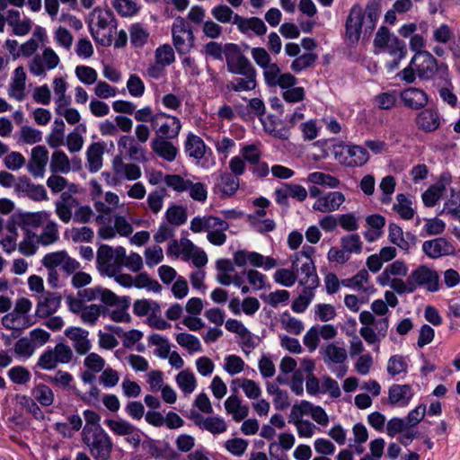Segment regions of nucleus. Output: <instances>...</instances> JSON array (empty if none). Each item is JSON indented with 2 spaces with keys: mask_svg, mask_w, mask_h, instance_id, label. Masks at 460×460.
<instances>
[{
  "mask_svg": "<svg viewBox=\"0 0 460 460\" xmlns=\"http://www.w3.org/2000/svg\"><path fill=\"white\" fill-rule=\"evenodd\" d=\"M332 153L340 164L349 167L362 166L369 159L367 149L357 145H337Z\"/></svg>",
  "mask_w": 460,
  "mask_h": 460,
  "instance_id": "7",
  "label": "nucleus"
},
{
  "mask_svg": "<svg viewBox=\"0 0 460 460\" xmlns=\"http://www.w3.org/2000/svg\"><path fill=\"white\" fill-rule=\"evenodd\" d=\"M190 230L194 233L212 231L215 228H229V224L217 217H195L190 221Z\"/></svg>",
  "mask_w": 460,
  "mask_h": 460,
  "instance_id": "25",
  "label": "nucleus"
},
{
  "mask_svg": "<svg viewBox=\"0 0 460 460\" xmlns=\"http://www.w3.org/2000/svg\"><path fill=\"white\" fill-rule=\"evenodd\" d=\"M300 273L301 276L298 282L305 288L315 289L319 285V279L316 273V269L312 259H306L299 264V270L296 274Z\"/></svg>",
  "mask_w": 460,
  "mask_h": 460,
  "instance_id": "26",
  "label": "nucleus"
},
{
  "mask_svg": "<svg viewBox=\"0 0 460 460\" xmlns=\"http://www.w3.org/2000/svg\"><path fill=\"white\" fill-rule=\"evenodd\" d=\"M412 396V389L409 385H393L389 388L388 399L393 405L406 406Z\"/></svg>",
  "mask_w": 460,
  "mask_h": 460,
  "instance_id": "31",
  "label": "nucleus"
},
{
  "mask_svg": "<svg viewBox=\"0 0 460 460\" xmlns=\"http://www.w3.org/2000/svg\"><path fill=\"white\" fill-rule=\"evenodd\" d=\"M402 102L406 108L419 111L426 107L429 102V96L422 89L409 87L400 93Z\"/></svg>",
  "mask_w": 460,
  "mask_h": 460,
  "instance_id": "21",
  "label": "nucleus"
},
{
  "mask_svg": "<svg viewBox=\"0 0 460 460\" xmlns=\"http://www.w3.org/2000/svg\"><path fill=\"white\" fill-rule=\"evenodd\" d=\"M88 26L93 38L102 46H111L117 22L111 10L96 7L89 14Z\"/></svg>",
  "mask_w": 460,
  "mask_h": 460,
  "instance_id": "4",
  "label": "nucleus"
},
{
  "mask_svg": "<svg viewBox=\"0 0 460 460\" xmlns=\"http://www.w3.org/2000/svg\"><path fill=\"white\" fill-rule=\"evenodd\" d=\"M423 252L430 259H438L456 254V246L444 237L425 241L422 243Z\"/></svg>",
  "mask_w": 460,
  "mask_h": 460,
  "instance_id": "16",
  "label": "nucleus"
},
{
  "mask_svg": "<svg viewBox=\"0 0 460 460\" xmlns=\"http://www.w3.org/2000/svg\"><path fill=\"white\" fill-rule=\"evenodd\" d=\"M31 394L42 406H50L54 402V393L52 389L46 385L40 384L36 385L32 389Z\"/></svg>",
  "mask_w": 460,
  "mask_h": 460,
  "instance_id": "40",
  "label": "nucleus"
},
{
  "mask_svg": "<svg viewBox=\"0 0 460 460\" xmlns=\"http://www.w3.org/2000/svg\"><path fill=\"white\" fill-rule=\"evenodd\" d=\"M115 254L113 248L108 244L99 246L96 254L97 268L103 275H115L119 272L118 266L115 262Z\"/></svg>",
  "mask_w": 460,
  "mask_h": 460,
  "instance_id": "19",
  "label": "nucleus"
},
{
  "mask_svg": "<svg viewBox=\"0 0 460 460\" xmlns=\"http://www.w3.org/2000/svg\"><path fill=\"white\" fill-rule=\"evenodd\" d=\"M82 441L95 460H110L113 443L109 434L102 428L83 429Z\"/></svg>",
  "mask_w": 460,
  "mask_h": 460,
  "instance_id": "5",
  "label": "nucleus"
},
{
  "mask_svg": "<svg viewBox=\"0 0 460 460\" xmlns=\"http://www.w3.org/2000/svg\"><path fill=\"white\" fill-rule=\"evenodd\" d=\"M172 34L173 45L179 53L185 54L190 50L194 42V34L182 17L179 16L175 19L172 27Z\"/></svg>",
  "mask_w": 460,
  "mask_h": 460,
  "instance_id": "11",
  "label": "nucleus"
},
{
  "mask_svg": "<svg viewBox=\"0 0 460 460\" xmlns=\"http://www.w3.org/2000/svg\"><path fill=\"white\" fill-rule=\"evenodd\" d=\"M59 62L57 53L51 48H45L41 55L33 57L29 64V69L36 76H44L46 70L56 68Z\"/></svg>",
  "mask_w": 460,
  "mask_h": 460,
  "instance_id": "14",
  "label": "nucleus"
},
{
  "mask_svg": "<svg viewBox=\"0 0 460 460\" xmlns=\"http://www.w3.org/2000/svg\"><path fill=\"white\" fill-rule=\"evenodd\" d=\"M190 181L184 179L179 174H166L164 176V183L176 192H184L190 189Z\"/></svg>",
  "mask_w": 460,
  "mask_h": 460,
  "instance_id": "52",
  "label": "nucleus"
},
{
  "mask_svg": "<svg viewBox=\"0 0 460 460\" xmlns=\"http://www.w3.org/2000/svg\"><path fill=\"white\" fill-rule=\"evenodd\" d=\"M408 368V364L402 356L394 355L392 356L387 363V372L392 376L399 375L401 373H405Z\"/></svg>",
  "mask_w": 460,
  "mask_h": 460,
  "instance_id": "59",
  "label": "nucleus"
},
{
  "mask_svg": "<svg viewBox=\"0 0 460 460\" xmlns=\"http://www.w3.org/2000/svg\"><path fill=\"white\" fill-rule=\"evenodd\" d=\"M20 226L23 237L18 244V250L24 256H32L40 245L49 246L59 240L58 225L46 210L23 215ZM7 229L11 234L3 238L0 244L4 252L11 253L17 248V234L14 226L8 225Z\"/></svg>",
  "mask_w": 460,
  "mask_h": 460,
  "instance_id": "1",
  "label": "nucleus"
},
{
  "mask_svg": "<svg viewBox=\"0 0 460 460\" xmlns=\"http://www.w3.org/2000/svg\"><path fill=\"white\" fill-rule=\"evenodd\" d=\"M213 17L221 23H233L234 11L226 4H219L211 9Z\"/></svg>",
  "mask_w": 460,
  "mask_h": 460,
  "instance_id": "60",
  "label": "nucleus"
},
{
  "mask_svg": "<svg viewBox=\"0 0 460 460\" xmlns=\"http://www.w3.org/2000/svg\"><path fill=\"white\" fill-rule=\"evenodd\" d=\"M155 61L162 66H170L175 58L172 48L168 44L157 48L155 53Z\"/></svg>",
  "mask_w": 460,
  "mask_h": 460,
  "instance_id": "61",
  "label": "nucleus"
},
{
  "mask_svg": "<svg viewBox=\"0 0 460 460\" xmlns=\"http://www.w3.org/2000/svg\"><path fill=\"white\" fill-rule=\"evenodd\" d=\"M49 169L52 173H68L71 170L68 156L63 151H55L51 155Z\"/></svg>",
  "mask_w": 460,
  "mask_h": 460,
  "instance_id": "37",
  "label": "nucleus"
},
{
  "mask_svg": "<svg viewBox=\"0 0 460 460\" xmlns=\"http://www.w3.org/2000/svg\"><path fill=\"white\" fill-rule=\"evenodd\" d=\"M446 188L442 183L430 186L423 194L422 200L426 207H434L442 197Z\"/></svg>",
  "mask_w": 460,
  "mask_h": 460,
  "instance_id": "50",
  "label": "nucleus"
},
{
  "mask_svg": "<svg viewBox=\"0 0 460 460\" xmlns=\"http://www.w3.org/2000/svg\"><path fill=\"white\" fill-rule=\"evenodd\" d=\"M103 153L102 144L95 142L90 145L86 152L89 172H97L102 168Z\"/></svg>",
  "mask_w": 460,
  "mask_h": 460,
  "instance_id": "35",
  "label": "nucleus"
},
{
  "mask_svg": "<svg viewBox=\"0 0 460 460\" xmlns=\"http://www.w3.org/2000/svg\"><path fill=\"white\" fill-rule=\"evenodd\" d=\"M166 190L164 188L156 189L148 194L146 202L153 213L158 214L162 210Z\"/></svg>",
  "mask_w": 460,
  "mask_h": 460,
  "instance_id": "51",
  "label": "nucleus"
},
{
  "mask_svg": "<svg viewBox=\"0 0 460 460\" xmlns=\"http://www.w3.org/2000/svg\"><path fill=\"white\" fill-rule=\"evenodd\" d=\"M380 14V4L376 0L367 3L365 10L358 4H355L349 10L345 22V39L356 45L362 31L370 35L376 28Z\"/></svg>",
  "mask_w": 460,
  "mask_h": 460,
  "instance_id": "2",
  "label": "nucleus"
},
{
  "mask_svg": "<svg viewBox=\"0 0 460 460\" xmlns=\"http://www.w3.org/2000/svg\"><path fill=\"white\" fill-rule=\"evenodd\" d=\"M307 180L314 184L328 186L330 188H337L340 185L339 179L321 172L309 173Z\"/></svg>",
  "mask_w": 460,
  "mask_h": 460,
  "instance_id": "48",
  "label": "nucleus"
},
{
  "mask_svg": "<svg viewBox=\"0 0 460 460\" xmlns=\"http://www.w3.org/2000/svg\"><path fill=\"white\" fill-rule=\"evenodd\" d=\"M8 376L14 384L24 385L30 381L31 375L24 367L17 366L8 371Z\"/></svg>",
  "mask_w": 460,
  "mask_h": 460,
  "instance_id": "64",
  "label": "nucleus"
},
{
  "mask_svg": "<svg viewBox=\"0 0 460 460\" xmlns=\"http://www.w3.org/2000/svg\"><path fill=\"white\" fill-rule=\"evenodd\" d=\"M314 296V289L304 288L300 295L294 300L292 304V310L296 313L305 312Z\"/></svg>",
  "mask_w": 460,
  "mask_h": 460,
  "instance_id": "56",
  "label": "nucleus"
},
{
  "mask_svg": "<svg viewBox=\"0 0 460 460\" xmlns=\"http://www.w3.org/2000/svg\"><path fill=\"white\" fill-rule=\"evenodd\" d=\"M176 384L179 388L187 394H191L197 385V379L189 369L181 370L175 377Z\"/></svg>",
  "mask_w": 460,
  "mask_h": 460,
  "instance_id": "38",
  "label": "nucleus"
},
{
  "mask_svg": "<svg viewBox=\"0 0 460 460\" xmlns=\"http://www.w3.org/2000/svg\"><path fill=\"white\" fill-rule=\"evenodd\" d=\"M234 383H238L247 398L251 400L258 399L261 396V390L260 385L253 380L248 378H236Z\"/></svg>",
  "mask_w": 460,
  "mask_h": 460,
  "instance_id": "47",
  "label": "nucleus"
},
{
  "mask_svg": "<svg viewBox=\"0 0 460 460\" xmlns=\"http://www.w3.org/2000/svg\"><path fill=\"white\" fill-rule=\"evenodd\" d=\"M134 287L137 288H147L155 293L162 290V286L155 279H150L147 273H140L134 278Z\"/></svg>",
  "mask_w": 460,
  "mask_h": 460,
  "instance_id": "54",
  "label": "nucleus"
},
{
  "mask_svg": "<svg viewBox=\"0 0 460 460\" xmlns=\"http://www.w3.org/2000/svg\"><path fill=\"white\" fill-rule=\"evenodd\" d=\"M234 264L238 267H243L247 263L253 267H261L268 270L277 266V261L272 257H265L256 252H248L239 250L234 253Z\"/></svg>",
  "mask_w": 460,
  "mask_h": 460,
  "instance_id": "15",
  "label": "nucleus"
},
{
  "mask_svg": "<svg viewBox=\"0 0 460 460\" xmlns=\"http://www.w3.org/2000/svg\"><path fill=\"white\" fill-rule=\"evenodd\" d=\"M207 146L204 141L199 136L189 134L185 141V152L190 157L198 161L205 155Z\"/></svg>",
  "mask_w": 460,
  "mask_h": 460,
  "instance_id": "36",
  "label": "nucleus"
},
{
  "mask_svg": "<svg viewBox=\"0 0 460 460\" xmlns=\"http://www.w3.org/2000/svg\"><path fill=\"white\" fill-rule=\"evenodd\" d=\"M130 43L134 48H142L148 40L149 32L141 24L135 23L129 29Z\"/></svg>",
  "mask_w": 460,
  "mask_h": 460,
  "instance_id": "43",
  "label": "nucleus"
},
{
  "mask_svg": "<svg viewBox=\"0 0 460 460\" xmlns=\"http://www.w3.org/2000/svg\"><path fill=\"white\" fill-rule=\"evenodd\" d=\"M35 351V345L28 337L19 339L14 345V352L19 357L26 358L32 356Z\"/></svg>",
  "mask_w": 460,
  "mask_h": 460,
  "instance_id": "62",
  "label": "nucleus"
},
{
  "mask_svg": "<svg viewBox=\"0 0 460 460\" xmlns=\"http://www.w3.org/2000/svg\"><path fill=\"white\" fill-rule=\"evenodd\" d=\"M244 366V361L239 356L229 355L225 358L224 369L231 376L241 373Z\"/></svg>",
  "mask_w": 460,
  "mask_h": 460,
  "instance_id": "63",
  "label": "nucleus"
},
{
  "mask_svg": "<svg viewBox=\"0 0 460 460\" xmlns=\"http://www.w3.org/2000/svg\"><path fill=\"white\" fill-rule=\"evenodd\" d=\"M224 405L226 412L232 415L233 420L236 422L243 420L249 414L248 405L243 404L236 394L230 395L225 401Z\"/></svg>",
  "mask_w": 460,
  "mask_h": 460,
  "instance_id": "32",
  "label": "nucleus"
},
{
  "mask_svg": "<svg viewBox=\"0 0 460 460\" xmlns=\"http://www.w3.org/2000/svg\"><path fill=\"white\" fill-rule=\"evenodd\" d=\"M169 139L154 137L151 141V148L159 157L167 162H172L177 156L178 149Z\"/></svg>",
  "mask_w": 460,
  "mask_h": 460,
  "instance_id": "28",
  "label": "nucleus"
},
{
  "mask_svg": "<svg viewBox=\"0 0 460 460\" xmlns=\"http://www.w3.org/2000/svg\"><path fill=\"white\" fill-rule=\"evenodd\" d=\"M118 146L119 149H125L128 157L133 161L145 162L146 160L145 149L130 136L120 137Z\"/></svg>",
  "mask_w": 460,
  "mask_h": 460,
  "instance_id": "29",
  "label": "nucleus"
},
{
  "mask_svg": "<svg viewBox=\"0 0 460 460\" xmlns=\"http://www.w3.org/2000/svg\"><path fill=\"white\" fill-rule=\"evenodd\" d=\"M411 65L421 80H431L438 73H445L447 66L444 63L438 64L436 58L429 51H418L411 58Z\"/></svg>",
  "mask_w": 460,
  "mask_h": 460,
  "instance_id": "6",
  "label": "nucleus"
},
{
  "mask_svg": "<svg viewBox=\"0 0 460 460\" xmlns=\"http://www.w3.org/2000/svg\"><path fill=\"white\" fill-rule=\"evenodd\" d=\"M177 343L185 348L190 353L201 351L199 340L192 334L181 332L176 334Z\"/></svg>",
  "mask_w": 460,
  "mask_h": 460,
  "instance_id": "45",
  "label": "nucleus"
},
{
  "mask_svg": "<svg viewBox=\"0 0 460 460\" xmlns=\"http://www.w3.org/2000/svg\"><path fill=\"white\" fill-rule=\"evenodd\" d=\"M318 56L314 53H305L297 57L291 64V69L294 72H300L314 65Z\"/></svg>",
  "mask_w": 460,
  "mask_h": 460,
  "instance_id": "58",
  "label": "nucleus"
},
{
  "mask_svg": "<svg viewBox=\"0 0 460 460\" xmlns=\"http://www.w3.org/2000/svg\"><path fill=\"white\" fill-rule=\"evenodd\" d=\"M341 246L349 253H360L362 251V242L358 234L344 235L341 238Z\"/></svg>",
  "mask_w": 460,
  "mask_h": 460,
  "instance_id": "49",
  "label": "nucleus"
},
{
  "mask_svg": "<svg viewBox=\"0 0 460 460\" xmlns=\"http://www.w3.org/2000/svg\"><path fill=\"white\" fill-rule=\"evenodd\" d=\"M226 60L228 72L238 75H257V71L251 61L237 49V45H225Z\"/></svg>",
  "mask_w": 460,
  "mask_h": 460,
  "instance_id": "8",
  "label": "nucleus"
},
{
  "mask_svg": "<svg viewBox=\"0 0 460 460\" xmlns=\"http://www.w3.org/2000/svg\"><path fill=\"white\" fill-rule=\"evenodd\" d=\"M233 24L236 25L238 31L243 34L252 31L257 36H262L267 32V26L259 17H243L239 14L234 15Z\"/></svg>",
  "mask_w": 460,
  "mask_h": 460,
  "instance_id": "22",
  "label": "nucleus"
},
{
  "mask_svg": "<svg viewBox=\"0 0 460 460\" xmlns=\"http://www.w3.org/2000/svg\"><path fill=\"white\" fill-rule=\"evenodd\" d=\"M106 312L107 309L104 306L92 304L90 305L84 306L83 312L80 314V318L84 323L93 325L97 322L100 315L106 314Z\"/></svg>",
  "mask_w": 460,
  "mask_h": 460,
  "instance_id": "41",
  "label": "nucleus"
},
{
  "mask_svg": "<svg viewBox=\"0 0 460 460\" xmlns=\"http://www.w3.org/2000/svg\"><path fill=\"white\" fill-rule=\"evenodd\" d=\"M149 342L157 347L155 350V354L156 356L161 358H168L171 348L169 341L165 337L158 333H154L149 337Z\"/></svg>",
  "mask_w": 460,
  "mask_h": 460,
  "instance_id": "53",
  "label": "nucleus"
},
{
  "mask_svg": "<svg viewBox=\"0 0 460 460\" xmlns=\"http://www.w3.org/2000/svg\"><path fill=\"white\" fill-rule=\"evenodd\" d=\"M409 276L414 290L418 287H424L429 292H436L439 289L438 273L426 265H420Z\"/></svg>",
  "mask_w": 460,
  "mask_h": 460,
  "instance_id": "13",
  "label": "nucleus"
},
{
  "mask_svg": "<svg viewBox=\"0 0 460 460\" xmlns=\"http://www.w3.org/2000/svg\"><path fill=\"white\" fill-rule=\"evenodd\" d=\"M321 353L324 364L335 373L338 378L346 375L347 367L343 364L348 358V354L344 348L339 347L335 343H329L322 348Z\"/></svg>",
  "mask_w": 460,
  "mask_h": 460,
  "instance_id": "9",
  "label": "nucleus"
},
{
  "mask_svg": "<svg viewBox=\"0 0 460 460\" xmlns=\"http://www.w3.org/2000/svg\"><path fill=\"white\" fill-rule=\"evenodd\" d=\"M228 81L226 88L228 92H250L257 87V75H242Z\"/></svg>",
  "mask_w": 460,
  "mask_h": 460,
  "instance_id": "34",
  "label": "nucleus"
},
{
  "mask_svg": "<svg viewBox=\"0 0 460 460\" xmlns=\"http://www.w3.org/2000/svg\"><path fill=\"white\" fill-rule=\"evenodd\" d=\"M49 159V151L45 146L33 147L27 164L28 172L34 178H43Z\"/></svg>",
  "mask_w": 460,
  "mask_h": 460,
  "instance_id": "17",
  "label": "nucleus"
},
{
  "mask_svg": "<svg viewBox=\"0 0 460 460\" xmlns=\"http://www.w3.org/2000/svg\"><path fill=\"white\" fill-rule=\"evenodd\" d=\"M55 213L64 224L72 220L77 224H87L94 216L93 210L88 205H80L79 199L68 192H62L55 201Z\"/></svg>",
  "mask_w": 460,
  "mask_h": 460,
  "instance_id": "3",
  "label": "nucleus"
},
{
  "mask_svg": "<svg viewBox=\"0 0 460 460\" xmlns=\"http://www.w3.org/2000/svg\"><path fill=\"white\" fill-rule=\"evenodd\" d=\"M414 122L418 129L430 133L436 131L440 127V115L436 109H422L416 114Z\"/></svg>",
  "mask_w": 460,
  "mask_h": 460,
  "instance_id": "20",
  "label": "nucleus"
},
{
  "mask_svg": "<svg viewBox=\"0 0 460 460\" xmlns=\"http://www.w3.org/2000/svg\"><path fill=\"white\" fill-rule=\"evenodd\" d=\"M61 295L58 293H47L37 304L36 315L46 318L55 314L60 306Z\"/></svg>",
  "mask_w": 460,
  "mask_h": 460,
  "instance_id": "27",
  "label": "nucleus"
},
{
  "mask_svg": "<svg viewBox=\"0 0 460 460\" xmlns=\"http://www.w3.org/2000/svg\"><path fill=\"white\" fill-rule=\"evenodd\" d=\"M282 327L288 332L298 335L304 330L303 323L293 317L289 313H283L280 316Z\"/></svg>",
  "mask_w": 460,
  "mask_h": 460,
  "instance_id": "55",
  "label": "nucleus"
},
{
  "mask_svg": "<svg viewBox=\"0 0 460 460\" xmlns=\"http://www.w3.org/2000/svg\"><path fill=\"white\" fill-rule=\"evenodd\" d=\"M397 203L394 204V209L405 220H410L414 216V210L411 207V201L404 195L396 196Z\"/></svg>",
  "mask_w": 460,
  "mask_h": 460,
  "instance_id": "44",
  "label": "nucleus"
},
{
  "mask_svg": "<svg viewBox=\"0 0 460 460\" xmlns=\"http://www.w3.org/2000/svg\"><path fill=\"white\" fill-rule=\"evenodd\" d=\"M105 425L116 436L124 437L125 441L131 445L134 449H137L141 443V431L129 421L118 418L107 419Z\"/></svg>",
  "mask_w": 460,
  "mask_h": 460,
  "instance_id": "10",
  "label": "nucleus"
},
{
  "mask_svg": "<svg viewBox=\"0 0 460 460\" xmlns=\"http://www.w3.org/2000/svg\"><path fill=\"white\" fill-rule=\"evenodd\" d=\"M153 128L156 134L155 137L173 139L179 136L181 123L178 118L161 112L155 114Z\"/></svg>",
  "mask_w": 460,
  "mask_h": 460,
  "instance_id": "12",
  "label": "nucleus"
},
{
  "mask_svg": "<svg viewBox=\"0 0 460 460\" xmlns=\"http://www.w3.org/2000/svg\"><path fill=\"white\" fill-rule=\"evenodd\" d=\"M2 324L9 330L22 331L31 326L33 323L28 315L13 311L2 318Z\"/></svg>",
  "mask_w": 460,
  "mask_h": 460,
  "instance_id": "33",
  "label": "nucleus"
},
{
  "mask_svg": "<svg viewBox=\"0 0 460 460\" xmlns=\"http://www.w3.org/2000/svg\"><path fill=\"white\" fill-rule=\"evenodd\" d=\"M65 236L74 243H89L93 239L94 232L89 226L72 227L65 232Z\"/></svg>",
  "mask_w": 460,
  "mask_h": 460,
  "instance_id": "39",
  "label": "nucleus"
},
{
  "mask_svg": "<svg viewBox=\"0 0 460 460\" xmlns=\"http://www.w3.org/2000/svg\"><path fill=\"white\" fill-rule=\"evenodd\" d=\"M240 185L239 178L228 172H221L215 183V191L221 198H228L235 194Z\"/></svg>",
  "mask_w": 460,
  "mask_h": 460,
  "instance_id": "23",
  "label": "nucleus"
},
{
  "mask_svg": "<svg viewBox=\"0 0 460 460\" xmlns=\"http://www.w3.org/2000/svg\"><path fill=\"white\" fill-rule=\"evenodd\" d=\"M297 278L296 270L293 268L292 270L279 269L274 273V280L285 287H292Z\"/></svg>",
  "mask_w": 460,
  "mask_h": 460,
  "instance_id": "57",
  "label": "nucleus"
},
{
  "mask_svg": "<svg viewBox=\"0 0 460 460\" xmlns=\"http://www.w3.org/2000/svg\"><path fill=\"white\" fill-rule=\"evenodd\" d=\"M345 200V195L342 192L330 191L315 200L313 209L323 214H330L337 211Z\"/></svg>",
  "mask_w": 460,
  "mask_h": 460,
  "instance_id": "18",
  "label": "nucleus"
},
{
  "mask_svg": "<svg viewBox=\"0 0 460 460\" xmlns=\"http://www.w3.org/2000/svg\"><path fill=\"white\" fill-rule=\"evenodd\" d=\"M134 314L138 316L152 315L154 313H161L160 305L147 299H139L133 305Z\"/></svg>",
  "mask_w": 460,
  "mask_h": 460,
  "instance_id": "42",
  "label": "nucleus"
},
{
  "mask_svg": "<svg viewBox=\"0 0 460 460\" xmlns=\"http://www.w3.org/2000/svg\"><path fill=\"white\" fill-rule=\"evenodd\" d=\"M382 50L387 52L393 58V60L386 64L389 70L396 69L400 61L405 58L407 53L406 44L397 37L392 39V41Z\"/></svg>",
  "mask_w": 460,
  "mask_h": 460,
  "instance_id": "30",
  "label": "nucleus"
},
{
  "mask_svg": "<svg viewBox=\"0 0 460 460\" xmlns=\"http://www.w3.org/2000/svg\"><path fill=\"white\" fill-rule=\"evenodd\" d=\"M166 220L174 226H181L187 221V210L184 207L172 205L165 213Z\"/></svg>",
  "mask_w": 460,
  "mask_h": 460,
  "instance_id": "46",
  "label": "nucleus"
},
{
  "mask_svg": "<svg viewBox=\"0 0 460 460\" xmlns=\"http://www.w3.org/2000/svg\"><path fill=\"white\" fill-rule=\"evenodd\" d=\"M65 335L72 341L77 354L84 355L91 349L92 344L88 339V331L80 327H69L65 331Z\"/></svg>",
  "mask_w": 460,
  "mask_h": 460,
  "instance_id": "24",
  "label": "nucleus"
}]
</instances>
